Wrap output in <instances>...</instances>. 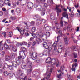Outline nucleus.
<instances>
[{"label":"nucleus","instance_id":"nucleus-51","mask_svg":"<svg viewBox=\"0 0 80 80\" xmlns=\"http://www.w3.org/2000/svg\"><path fill=\"white\" fill-rule=\"evenodd\" d=\"M33 51H31L29 53L30 56H31V57H33Z\"/></svg>","mask_w":80,"mask_h":80},{"label":"nucleus","instance_id":"nucleus-50","mask_svg":"<svg viewBox=\"0 0 80 80\" xmlns=\"http://www.w3.org/2000/svg\"><path fill=\"white\" fill-rule=\"evenodd\" d=\"M35 17L37 19H40V16H39L38 15H35Z\"/></svg>","mask_w":80,"mask_h":80},{"label":"nucleus","instance_id":"nucleus-30","mask_svg":"<svg viewBox=\"0 0 80 80\" xmlns=\"http://www.w3.org/2000/svg\"><path fill=\"white\" fill-rule=\"evenodd\" d=\"M32 72V69L29 68L27 70V73H31Z\"/></svg>","mask_w":80,"mask_h":80},{"label":"nucleus","instance_id":"nucleus-7","mask_svg":"<svg viewBox=\"0 0 80 80\" xmlns=\"http://www.w3.org/2000/svg\"><path fill=\"white\" fill-rule=\"evenodd\" d=\"M20 53L22 52L23 53H25L27 52V49L24 47H21Z\"/></svg>","mask_w":80,"mask_h":80},{"label":"nucleus","instance_id":"nucleus-16","mask_svg":"<svg viewBox=\"0 0 80 80\" xmlns=\"http://www.w3.org/2000/svg\"><path fill=\"white\" fill-rule=\"evenodd\" d=\"M43 47H44V48L46 49H48L49 48V47H48V46L47 45V44L46 43V42H44L43 44Z\"/></svg>","mask_w":80,"mask_h":80},{"label":"nucleus","instance_id":"nucleus-20","mask_svg":"<svg viewBox=\"0 0 80 80\" xmlns=\"http://www.w3.org/2000/svg\"><path fill=\"white\" fill-rule=\"evenodd\" d=\"M67 30L70 32H72V29L69 26L68 27Z\"/></svg>","mask_w":80,"mask_h":80},{"label":"nucleus","instance_id":"nucleus-38","mask_svg":"<svg viewBox=\"0 0 80 80\" xmlns=\"http://www.w3.org/2000/svg\"><path fill=\"white\" fill-rule=\"evenodd\" d=\"M58 33L59 36H62V30H59L58 32Z\"/></svg>","mask_w":80,"mask_h":80},{"label":"nucleus","instance_id":"nucleus-10","mask_svg":"<svg viewBox=\"0 0 80 80\" xmlns=\"http://www.w3.org/2000/svg\"><path fill=\"white\" fill-rule=\"evenodd\" d=\"M21 59H19L18 58V57L17 58H16V62L17 63V65H20L21 63V62H20V60H21Z\"/></svg>","mask_w":80,"mask_h":80},{"label":"nucleus","instance_id":"nucleus-23","mask_svg":"<svg viewBox=\"0 0 80 80\" xmlns=\"http://www.w3.org/2000/svg\"><path fill=\"white\" fill-rule=\"evenodd\" d=\"M35 62L36 63H39L40 62V59L38 58H35Z\"/></svg>","mask_w":80,"mask_h":80},{"label":"nucleus","instance_id":"nucleus-57","mask_svg":"<svg viewBox=\"0 0 80 80\" xmlns=\"http://www.w3.org/2000/svg\"><path fill=\"white\" fill-rule=\"evenodd\" d=\"M62 75V74L60 73L59 75H57V77L58 78H61V76Z\"/></svg>","mask_w":80,"mask_h":80},{"label":"nucleus","instance_id":"nucleus-18","mask_svg":"<svg viewBox=\"0 0 80 80\" xmlns=\"http://www.w3.org/2000/svg\"><path fill=\"white\" fill-rule=\"evenodd\" d=\"M12 66L14 67H17V62L16 61H13L12 62Z\"/></svg>","mask_w":80,"mask_h":80},{"label":"nucleus","instance_id":"nucleus-52","mask_svg":"<svg viewBox=\"0 0 80 80\" xmlns=\"http://www.w3.org/2000/svg\"><path fill=\"white\" fill-rule=\"evenodd\" d=\"M50 75H51V74L50 73H49L47 76L46 78L47 80H48L49 78H50Z\"/></svg>","mask_w":80,"mask_h":80},{"label":"nucleus","instance_id":"nucleus-63","mask_svg":"<svg viewBox=\"0 0 80 80\" xmlns=\"http://www.w3.org/2000/svg\"><path fill=\"white\" fill-rule=\"evenodd\" d=\"M60 37H61V36H58L57 38V41L58 42L60 40Z\"/></svg>","mask_w":80,"mask_h":80},{"label":"nucleus","instance_id":"nucleus-39","mask_svg":"<svg viewBox=\"0 0 80 80\" xmlns=\"http://www.w3.org/2000/svg\"><path fill=\"white\" fill-rule=\"evenodd\" d=\"M36 28L35 27H32L31 28V31L32 32H35L36 31Z\"/></svg>","mask_w":80,"mask_h":80},{"label":"nucleus","instance_id":"nucleus-29","mask_svg":"<svg viewBox=\"0 0 80 80\" xmlns=\"http://www.w3.org/2000/svg\"><path fill=\"white\" fill-rule=\"evenodd\" d=\"M9 74V73H8V72L7 71H5L4 72V75H5V76H6V77L8 76Z\"/></svg>","mask_w":80,"mask_h":80},{"label":"nucleus","instance_id":"nucleus-64","mask_svg":"<svg viewBox=\"0 0 80 80\" xmlns=\"http://www.w3.org/2000/svg\"><path fill=\"white\" fill-rule=\"evenodd\" d=\"M25 35L26 36H29V33H28V32H25Z\"/></svg>","mask_w":80,"mask_h":80},{"label":"nucleus","instance_id":"nucleus-17","mask_svg":"<svg viewBox=\"0 0 80 80\" xmlns=\"http://www.w3.org/2000/svg\"><path fill=\"white\" fill-rule=\"evenodd\" d=\"M64 42L65 45H67L68 43V38L67 37H66L64 38Z\"/></svg>","mask_w":80,"mask_h":80},{"label":"nucleus","instance_id":"nucleus-62","mask_svg":"<svg viewBox=\"0 0 80 80\" xmlns=\"http://www.w3.org/2000/svg\"><path fill=\"white\" fill-rule=\"evenodd\" d=\"M57 46V44H56L55 43H54L52 46V47H56Z\"/></svg>","mask_w":80,"mask_h":80},{"label":"nucleus","instance_id":"nucleus-5","mask_svg":"<svg viewBox=\"0 0 80 80\" xmlns=\"http://www.w3.org/2000/svg\"><path fill=\"white\" fill-rule=\"evenodd\" d=\"M43 29L46 31H49L51 30V27L48 26L47 24H45L43 27Z\"/></svg>","mask_w":80,"mask_h":80},{"label":"nucleus","instance_id":"nucleus-56","mask_svg":"<svg viewBox=\"0 0 80 80\" xmlns=\"http://www.w3.org/2000/svg\"><path fill=\"white\" fill-rule=\"evenodd\" d=\"M4 13L5 15H8V10H6Z\"/></svg>","mask_w":80,"mask_h":80},{"label":"nucleus","instance_id":"nucleus-8","mask_svg":"<svg viewBox=\"0 0 80 80\" xmlns=\"http://www.w3.org/2000/svg\"><path fill=\"white\" fill-rule=\"evenodd\" d=\"M10 47L12 48V50L14 51V52H16L17 50V47L14 46L13 45H9Z\"/></svg>","mask_w":80,"mask_h":80},{"label":"nucleus","instance_id":"nucleus-26","mask_svg":"<svg viewBox=\"0 0 80 80\" xmlns=\"http://www.w3.org/2000/svg\"><path fill=\"white\" fill-rule=\"evenodd\" d=\"M3 67L5 68H9V66L8 64L5 63L4 64Z\"/></svg>","mask_w":80,"mask_h":80},{"label":"nucleus","instance_id":"nucleus-34","mask_svg":"<svg viewBox=\"0 0 80 80\" xmlns=\"http://www.w3.org/2000/svg\"><path fill=\"white\" fill-rule=\"evenodd\" d=\"M20 32V33L21 34V35H23V34H24V33H25V30H24V29L23 30H21L20 31H19Z\"/></svg>","mask_w":80,"mask_h":80},{"label":"nucleus","instance_id":"nucleus-31","mask_svg":"<svg viewBox=\"0 0 80 80\" xmlns=\"http://www.w3.org/2000/svg\"><path fill=\"white\" fill-rule=\"evenodd\" d=\"M50 18L51 20H55V17L53 16V15L52 14H51L50 15Z\"/></svg>","mask_w":80,"mask_h":80},{"label":"nucleus","instance_id":"nucleus-41","mask_svg":"<svg viewBox=\"0 0 80 80\" xmlns=\"http://www.w3.org/2000/svg\"><path fill=\"white\" fill-rule=\"evenodd\" d=\"M10 18L12 20H16V17L12 16Z\"/></svg>","mask_w":80,"mask_h":80},{"label":"nucleus","instance_id":"nucleus-11","mask_svg":"<svg viewBox=\"0 0 80 80\" xmlns=\"http://www.w3.org/2000/svg\"><path fill=\"white\" fill-rule=\"evenodd\" d=\"M28 7L29 8L32 9V7H33V3L32 2H28Z\"/></svg>","mask_w":80,"mask_h":80},{"label":"nucleus","instance_id":"nucleus-19","mask_svg":"<svg viewBox=\"0 0 80 80\" xmlns=\"http://www.w3.org/2000/svg\"><path fill=\"white\" fill-rule=\"evenodd\" d=\"M16 11L17 13H20L21 12V10L19 8L17 7L16 8Z\"/></svg>","mask_w":80,"mask_h":80},{"label":"nucleus","instance_id":"nucleus-54","mask_svg":"<svg viewBox=\"0 0 80 80\" xmlns=\"http://www.w3.org/2000/svg\"><path fill=\"white\" fill-rule=\"evenodd\" d=\"M40 2L41 3L43 4L45 2V0H40Z\"/></svg>","mask_w":80,"mask_h":80},{"label":"nucleus","instance_id":"nucleus-36","mask_svg":"<svg viewBox=\"0 0 80 80\" xmlns=\"http://www.w3.org/2000/svg\"><path fill=\"white\" fill-rule=\"evenodd\" d=\"M27 44L28 43L27 42L25 41H23L21 43V45H27Z\"/></svg>","mask_w":80,"mask_h":80},{"label":"nucleus","instance_id":"nucleus-6","mask_svg":"<svg viewBox=\"0 0 80 80\" xmlns=\"http://www.w3.org/2000/svg\"><path fill=\"white\" fill-rule=\"evenodd\" d=\"M77 64L75 63V64L73 63L72 66V68H71V70L72 71L74 72H75V67H77Z\"/></svg>","mask_w":80,"mask_h":80},{"label":"nucleus","instance_id":"nucleus-49","mask_svg":"<svg viewBox=\"0 0 80 80\" xmlns=\"http://www.w3.org/2000/svg\"><path fill=\"white\" fill-rule=\"evenodd\" d=\"M35 21H31V22H30V24H31V25L33 26V25H35Z\"/></svg>","mask_w":80,"mask_h":80},{"label":"nucleus","instance_id":"nucleus-12","mask_svg":"<svg viewBox=\"0 0 80 80\" xmlns=\"http://www.w3.org/2000/svg\"><path fill=\"white\" fill-rule=\"evenodd\" d=\"M10 59H11V58L8 55H6L5 57V61H9V60H10Z\"/></svg>","mask_w":80,"mask_h":80},{"label":"nucleus","instance_id":"nucleus-37","mask_svg":"<svg viewBox=\"0 0 80 80\" xmlns=\"http://www.w3.org/2000/svg\"><path fill=\"white\" fill-rule=\"evenodd\" d=\"M60 26L62 27H63V20H61L60 22Z\"/></svg>","mask_w":80,"mask_h":80},{"label":"nucleus","instance_id":"nucleus-40","mask_svg":"<svg viewBox=\"0 0 80 80\" xmlns=\"http://www.w3.org/2000/svg\"><path fill=\"white\" fill-rule=\"evenodd\" d=\"M48 53V51H47V50H45L43 52V55H46Z\"/></svg>","mask_w":80,"mask_h":80},{"label":"nucleus","instance_id":"nucleus-35","mask_svg":"<svg viewBox=\"0 0 80 80\" xmlns=\"http://www.w3.org/2000/svg\"><path fill=\"white\" fill-rule=\"evenodd\" d=\"M73 55L74 56V58H76L77 57V53L76 52H73Z\"/></svg>","mask_w":80,"mask_h":80},{"label":"nucleus","instance_id":"nucleus-1","mask_svg":"<svg viewBox=\"0 0 80 80\" xmlns=\"http://www.w3.org/2000/svg\"><path fill=\"white\" fill-rule=\"evenodd\" d=\"M46 62L47 63H50L51 62L52 65H53L55 64L57 67H58L59 65V61L57 59L53 58L51 59V58L50 57L46 59Z\"/></svg>","mask_w":80,"mask_h":80},{"label":"nucleus","instance_id":"nucleus-13","mask_svg":"<svg viewBox=\"0 0 80 80\" xmlns=\"http://www.w3.org/2000/svg\"><path fill=\"white\" fill-rule=\"evenodd\" d=\"M28 67L29 68H31L32 69V67H33V64H32V63L31 62H30V61H29L28 62Z\"/></svg>","mask_w":80,"mask_h":80},{"label":"nucleus","instance_id":"nucleus-22","mask_svg":"<svg viewBox=\"0 0 80 80\" xmlns=\"http://www.w3.org/2000/svg\"><path fill=\"white\" fill-rule=\"evenodd\" d=\"M42 21L40 20H38L37 21L36 25H40Z\"/></svg>","mask_w":80,"mask_h":80},{"label":"nucleus","instance_id":"nucleus-4","mask_svg":"<svg viewBox=\"0 0 80 80\" xmlns=\"http://www.w3.org/2000/svg\"><path fill=\"white\" fill-rule=\"evenodd\" d=\"M20 56L18 57V58L19 59H24L25 58V57H26V55H25V53H23L22 52H21L19 53Z\"/></svg>","mask_w":80,"mask_h":80},{"label":"nucleus","instance_id":"nucleus-46","mask_svg":"<svg viewBox=\"0 0 80 80\" xmlns=\"http://www.w3.org/2000/svg\"><path fill=\"white\" fill-rule=\"evenodd\" d=\"M23 23H24V24H25V25H26V26H29V25H30V23L29 22H23Z\"/></svg>","mask_w":80,"mask_h":80},{"label":"nucleus","instance_id":"nucleus-14","mask_svg":"<svg viewBox=\"0 0 80 80\" xmlns=\"http://www.w3.org/2000/svg\"><path fill=\"white\" fill-rule=\"evenodd\" d=\"M37 53L35 52H33V55H32V59L33 60H35V58H37Z\"/></svg>","mask_w":80,"mask_h":80},{"label":"nucleus","instance_id":"nucleus-53","mask_svg":"<svg viewBox=\"0 0 80 80\" xmlns=\"http://www.w3.org/2000/svg\"><path fill=\"white\" fill-rule=\"evenodd\" d=\"M62 48H61L58 49V52L59 53H61V52H62Z\"/></svg>","mask_w":80,"mask_h":80},{"label":"nucleus","instance_id":"nucleus-58","mask_svg":"<svg viewBox=\"0 0 80 80\" xmlns=\"http://www.w3.org/2000/svg\"><path fill=\"white\" fill-rule=\"evenodd\" d=\"M12 5L13 7H16V6H17V5L16 4V3L12 2Z\"/></svg>","mask_w":80,"mask_h":80},{"label":"nucleus","instance_id":"nucleus-28","mask_svg":"<svg viewBox=\"0 0 80 80\" xmlns=\"http://www.w3.org/2000/svg\"><path fill=\"white\" fill-rule=\"evenodd\" d=\"M72 49L74 51H77L78 50V48L76 46H73L72 47Z\"/></svg>","mask_w":80,"mask_h":80},{"label":"nucleus","instance_id":"nucleus-45","mask_svg":"<svg viewBox=\"0 0 80 80\" xmlns=\"http://www.w3.org/2000/svg\"><path fill=\"white\" fill-rule=\"evenodd\" d=\"M70 17H74V13H73V11H72L71 12V14L70 15Z\"/></svg>","mask_w":80,"mask_h":80},{"label":"nucleus","instance_id":"nucleus-61","mask_svg":"<svg viewBox=\"0 0 80 80\" xmlns=\"http://www.w3.org/2000/svg\"><path fill=\"white\" fill-rule=\"evenodd\" d=\"M6 42H7L8 43H11L10 42V39H7L6 40Z\"/></svg>","mask_w":80,"mask_h":80},{"label":"nucleus","instance_id":"nucleus-32","mask_svg":"<svg viewBox=\"0 0 80 80\" xmlns=\"http://www.w3.org/2000/svg\"><path fill=\"white\" fill-rule=\"evenodd\" d=\"M63 68H64V66H62L60 68V69L59 70H58V72H61L62 71H63Z\"/></svg>","mask_w":80,"mask_h":80},{"label":"nucleus","instance_id":"nucleus-48","mask_svg":"<svg viewBox=\"0 0 80 80\" xmlns=\"http://www.w3.org/2000/svg\"><path fill=\"white\" fill-rule=\"evenodd\" d=\"M9 35L10 37H12V35H13V32H9Z\"/></svg>","mask_w":80,"mask_h":80},{"label":"nucleus","instance_id":"nucleus-25","mask_svg":"<svg viewBox=\"0 0 80 80\" xmlns=\"http://www.w3.org/2000/svg\"><path fill=\"white\" fill-rule=\"evenodd\" d=\"M4 47L6 49V50H10V48H9V46L7 44H5Z\"/></svg>","mask_w":80,"mask_h":80},{"label":"nucleus","instance_id":"nucleus-27","mask_svg":"<svg viewBox=\"0 0 80 80\" xmlns=\"http://www.w3.org/2000/svg\"><path fill=\"white\" fill-rule=\"evenodd\" d=\"M11 58L12 59H13L14 58H15V54L13 53H12L10 54V56Z\"/></svg>","mask_w":80,"mask_h":80},{"label":"nucleus","instance_id":"nucleus-59","mask_svg":"<svg viewBox=\"0 0 80 80\" xmlns=\"http://www.w3.org/2000/svg\"><path fill=\"white\" fill-rule=\"evenodd\" d=\"M4 55H5V52H2L1 53V55L2 57H4Z\"/></svg>","mask_w":80,"mask_h":80},{"label":"nucleus","instance_id":"nucleus-55","mask_svg":"<svg viewBox=\"0 0 80 80\" xmlns=\"http://www.w3.org/2000/svg\"><path fill=\"white\" fill-rule=\"evenodd\" d=\"M16 29L19 31V32H20V28L19 27H16Z\"/></svg>","mask_w":80,"mask_h":80},{"label":"nucleus","instance_id":"nucleus-9","mask_svg":"<svg viewBox=\"0 0 80 80\" xmlns=\"http://www.w3.org/2000/svg\"><path fill=\"white\" fill-rule=\"evenodd\" d=\"M62 16L63 17H65L66 18H67V19H68V13H67V12H63L62 14Z\"/></svg>","mask_w":80,"mask_h":80},{"label":"nucleus","instance_id":"nucleus-42","mask_svg":"<svg viewBox=\"0 0 80 80\" xmlns=\"http://www.w3.org/2000/svg\"><path fill=\"white\" fill-rule=\"evenodd\" d=\"M3 47H4V46L3 45H0V50H3Z\"/></svg>","mask_w":80,"mask_h":80},{"label":"nucleus","instance_id":"nucleus-44","mask_svg":"<svg viewBox=\"0 0 80 80\" xmlns=\"http://www.w3.org/2000/svg\"><path fill=\"white\" fill-rule=\"evenodd\" d=\"M50 32H47L46 33V37H50Z\"/></svg>","mask_w":80,"mask_h":80},{"label":"nucleus","instance_id":"nucleus-21","mask_svg":"<svg viewBox=\"0 0 80 80\" xmlns=\"http://www.w3.org/2000/svg\"><path fill=\"white\" fill-rule=\"evenodd\" d=\"M37 8L39 10V11H41L42 10V7L41 6H38L37 7Z\"/></svg>","mask_w":80,"mask_h":80},{"label":"nucleus","instance_id":"nucleus-60","mask_svg":"<svg viewBox=\"0 0 80 80\" xmlns=\"http://www.w3.org/2000/svg\"><path fill=\"white\" fill-rule=\"evenodd\" d=\"M42 22L43 23H46V22H47V21L44 19H43L42 20Z\"/></svg>","mask_w":80,"mask_h":80},{"label":"nucleus","instance_id":"nucleus-15","mask_svg":"<svg viewBox=\"0 0 80 80\" xmlns=\"http://www.w3.org/2000/svg\"><path fill=\"white\" fill-rule=\"evenodd\" d=\"M22 69H26L27 68V65H25V63L23 62L22 65Z\"/></svg>","mask_w":80,"mask_h":80},{"label":"nucleus","instance_id":"nucleus-3","mask_svg":"<svg viewBox=\"0 0 80 80\" xmlns=\"http://www.w3.org/2000/svg\"><path fill=\"white\" fill-rule=\"evenodd\" d=\"M60 7V5H56V8H55V10L56 11V12L57 13H60L62 12V10L61 8H59V7Z\"/></svg>","mask_w":80,"mask_h":80},{"label":"nucleus","instance_id":"nucleus-24","mask_svg":"<svg viewBox=\"0 0 80 80\" xmlns=\"http://www.w3.org/2000/svg\"><path fill=\"white\" fill-rule=\"evenodd\" d=\"M22 70H19L18 71V74H20V76H22L23 75V73H22Z\"/></svg>","mask_w":80,"mask_h":80},{"label":"nucleus","instance_id":"nucleus-2","mask_svg":"<svg viewBox=\"0 0 80 80\" xmlns=\"http://www.w3.org/2000/svg\"><path fill=\"white\" fill-rule=\"evenodd\" d=\"M36 35H37V36H36V40L37 41V44H40V43L42 42V40L40 38L38 37H41V35H40V34L38 33H36Z\"/></svg>","mask_w":80,"mask_h":80},{"label":"nucleus","instance_id":"nucleus-33","mask_svg":"<svg viewBox=\"0 0 80 80\" xmlns=\"http://www.w3.org/2000/svg\"><path fill=\"white\" fill-rule=\"evenodd\" d=\"M28 27H29V26H27L24 27V30L25 31H26V32L28 31Z\"/></svg>","mask_w":80,"mask_h":80},{"label":"nucleus","instance_id":"nucleus-47","mask_svg":"<svg viewBox=\"0 0 80 80\" xmlns=\"http://www.w3.org/2000/svg\"><path fill=\"white\" fill-rule=\"evenodd\" d=\"M10 0H5L4 1V3L5 5H7L8 3L9 2Z\"/></svg>","mask_w":80,"mask_h":80},{"label":"nucleus","instance_id":"nucleus-43","mask_svg":"<svg viewBox=\"0 0 80 80\" xmlns=\"http://www.w3.org/2000/svg\"><path fill=\"white\" fill-rule=\"evenodd\" d=\"M9 67L10 70H14L13 68V66L12 65H10Z\"/></svg>","mask_w":80,"mask_h":80}]
</instances>
